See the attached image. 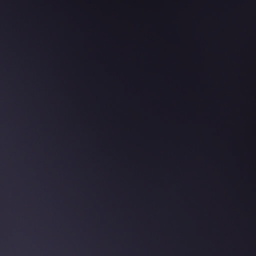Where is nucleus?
I'll list each match as a JSON object with an SVG mask.
<instances>
[{"label":"nucleus","instance_id":"obj_1","mask_svg":"<svg viewBox=\"0 0 256 256\" xmlns=\"http://www.w3.org/2000/svg\"><path fill=\"white\" fill-rule=\"evenodd\" d=\"M2 10V8H1V11ZM2 24V20H1V24ZM2 35V33L1 32V36ZM2 60V57L1 56V60Z\"/></svg>","mask_w":256,"mask_h":256}]
</instances>
